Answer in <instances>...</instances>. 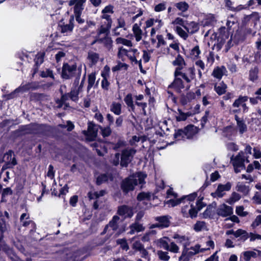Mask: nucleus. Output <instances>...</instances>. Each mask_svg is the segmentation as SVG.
<instances>
[{"instance_id":"nucleus-32","label":"nucleus","mask_w":261,"mask_h":261,"mask_svg":"<svg viewBox=\"0 0 261 261\" xmlns=\"http://www.w3.org/2000/svg\"><path fill=\"white\" fill-rule=\"evenodd\" d=\"M236 190L242 193L244 195H247L250 191L249 186H246L241 182H239L236 187Z\"/></svg>"},{"instance_id":"nucleus-12","label":"nucleus","mask_w":261,"mask_h":261,"mask_svg":"<svg viewBox=\"0 0 261 261\" xmlns=\"http://www.w3.org/2000/svg\"><path fill=\"white\" fill-rule=\"evenodd\" d=\"M257 256H261V251L254 250L243 252L241 253V258H242L244 261H249L252 257L255 258Z\"/></svg>"},{"instance_id":"nucleus-25","label":"nucleus","mask_w":261,"mask_h":261,"mask_svg":"<svg viewBox=\"0 0 261 261\" xmlns=\"http://www.w3.org/2000/svg\"><path fill=\"white\" fill-rule=\"evenodd\" d=\"M226 38H227L226 36L225 37L222 36H219L217 39V43H215L213 46V49L219 51L225 43Z\"/></svg>"},{"instance_id":"nucleus-56","label":"nucleus","mask_w":261,"mask_h":261,"mask_svg":"<svg viewBox=\"0 0 261 261\" xmlns=\"http://www.w3.org/2000/svg\"><path fill=\"white\" fill-rule=\"evenodd\" d=\"M95 81V76L94 74H91L88 76V90H89L94 85Z\"/></svg>"},{"instance_id":"nucleus-33","label":"nucleus","mask_w":261,"mask_h":261,"mask_svg":"<svg viewBox=\"0 0 261 261\" xmlns=\"http://www.w3.org/2000/svg\"><path fill=\"white\" fill-rule=\"evenodd\" d=\"M189 249L191 250V252H192L193 254L194 255L199 252H204L208 250V248H201L200 245L197 244L194 246L191 247Z\"/></svg>"},{"instance_id":"nucleus-54","label":"nucleus","mask_w":261,"mask_h":261,"mask_svg":"<svg viewBox=\"0 0 261 261\" xmlns=\"http://www.w3.org/2000/svg\"><path fill=\"white\" fill-rule=\"evenodd\" d=\"M44 54L40 53L36 55L34 59L35 65L37 66H40L43 62Z\"/></svg>"},{"instance_id":"nucleus-35","label":"nucleus","mask_w":261,"mask_h":261,"mask_svg":"<svg viewBox=\"0 0 261 261\" xmlns=\"http://www.w3.org/2000/svg\"><path fill=\"white\" fill-rule=\"evenodd\" d=\"M174 138L177 140H185L186 139V136L184 128L176 130L174 134Z\"/></svg>"},{"instance_id":"nucleus-10","label":"nucleus","mask_w":261,"mask_h":261,"mask_svg":"<svg viewBox=\"0 0 261 261\" xmlns=\"http://www.w3.org/2000/svg\"><path fill=\"white\" fill-rule=\"evenodd\" d=\"M204 197H199L195 203V204H191L190 208L188 210V212H198L203 208L206 206V203L203 201Z\"/></svg>"},{"instance_id":"nucleus-30","label":"nucleus","mask_w":261,"mask_h":261,"mask_svg":"<svg viewBox=\"0 0 261 261\" xmlns=\"http://www.w3.org/2000/svg\"><path fill=\"white\" fill-rule=\"evenodd\" d=\"M80 91L76 89V87L72 88L71 91L68 93L70 99L73 101L77 102L79 100V95Z\"/></svg>"},{"instance_id":"nucleus-21","label":"nucleus","mask_w":261,"mask_h":261,"mask_svg":"<svg viewBox=\"0 0 261 261\" xmlns=\"http://www.w3.org/2000/svg\"><path fill=\"white\" fill-rule=\"evenodd\" d=\"M173 238L176 240L177 243L182 244L184 248L187 247L189 245V239L187 237L175 234Z\"/></svg>"},{"instance_id":"nucleus-50","label":"nucleus","mask_w":261,"mask_h":261,"mask_svg":"<svg viewBox=\"0 0 261 261\" xmlns=\"http://www.w3.org/2000/svg\"><path fill=\"white\" fill-rule=\"evenodd\" d=\"M205 228L206 226L204 222L198 221L195 224L194 229L196 231H200L205 229Z\"/></svg>"},{"instance_id":"nucleus-3","label":"nucleus","mask_w":261,"mask_h":261,"mask_svg":"<svg viewBox=\"0 0 261 261\" xmlns=\"http://www.w3.org/2000/svg\"><path fill=\"white\" fill-rule=\"evenodd\" d=\"M136 152V149L130 147H126L122 150L120 155V166L122 167H127L128 164L133 161Z\"/></svg>"},{"instance_id":"nucleus-18","label":"nucleus","mask_w":261,"mask_h":261,"mask_svg":"<svg viewBox=\"0 0 261 261\" xmlns=\"http://www.w3.org/2000/svg\"><path fill=\"white\" fill-rule=\"evenodd\" d=\"M185 29L190 34H193L196 33L199 29V25L197 23L192 21L190 23H187Z\"/></svg>"},{"instance_id":"nucleus-53","label":"nucleus","mask_w":261,"mask_h":261,"mask_svg":"<svg viewBox=\"0 0 261 261\" xmlns=\"http://www.w3.org/2000/svg\"><path fill=\"white\" fill-rule=\"evenodd\" d=\"M116 42L117 44H122L127 46H130L132 45L130 40L122 38H117Z\"/></svg>"},{"instance_id":"nucleus-63","label":"nucleus","mask_w":261,"mask_h":261,"mask_svg":"<svg viewBox=\"0 0 261 261\" xmlns=\"http://www.w3.org/2000/svg\"><path fill=\"white\" fill-rule=\"evenodd\" d=\"M187 23V22H185V21L182 18H181L180 17L176 18L172 22V24L180 25L182 26V27H184V29H185V26H186Z\"/></svg>"},{"instance_id":"nucleus-55","label":"nucleus","mask_w":261,"mask_h":261,"mask_svg":"<svg viewBox=\"0 0 261 261\" xmlns=\"http://www.w3.org/2000/svg\"><path fill=\"white\" fill-rule=\"evenodd\" d=\"M117 243L119 244L121 248L123 250H127L129 249V247L126 242V240L124 239L117 240Z\"/></svg>"},{"instance_id":"nucleus-2","label":"nucleus","mask_w":261,"mask_h":261,"mask_svg":"<svg viewBox=\"0 0 261 261\" xmlns=\"http://www.w3.org/2000/svg\"><path fill=\"white\" fill-rule=\"evenodd\" d=\"M81 68H77L75 64H63L62 70V77L65 80L70 79L75 77L74 85H79L80 79L81 76Z\"/></svg>"},{"instance_id":"nucleus-23","label":"nucleus","mask_w":261,"mask_h":261,"mask_svg":"<svg viewBox=\"0 0 261 261\" xmlns=\"http://www.w3.org/2000/svg\"><path fill=\"white\" fill-rule=\"evenodd\" d=\"M69 99L70 96L68 93L63 94L61 99L57 100V103L58 104L57 107L61 108L63 105H65V107H69V104L66 102Z\"/></svg>"},{"instance_id":"nucleus-44","label":"nucleus","mask_w":261,"mask_h":261,"mask_svg":"<svg viewBox=\"0 0 261 261\" xmlns=\"http://www.w3.org/2000/svg\"><path fill=\"white\" fill-rule=\"evenodd\" d=\"M237 124L239 133L241 134H243L247 131V127L244 120H243L242 121H239Z\"/></svg>"},{"instance_id":"nucleus-15","label":"nucleus","mask_w":261,"mask_h":261,"mask_svg":"<svg viewBox=\"0 0 261 261\" xmlns=\"http://www.w3.org/2000/svg\"><path fill=\"white\" fill-rule=\"evenodd\" d=\"M97 134V126L92 123H89L86 135L87 136L89 139L93 140L96 137Z\"/></svg>"},{"instance_id":"nucleus-26","label":"nucleus","mask_w":261,"mask_h":261,"mask_svg":"<svg viewBox=\"0 0 261 261\" xmlns=\"http://www.w3.org/2000/svg\"><path fill=\"white\" fill-rule=\"evenodd\" d=\"M122 105L120 103L113 102L110 106V110L116 115L121 114Z\"/></svg>"},{"instance_id":"nucleus-39","label":"nucleus","mask_w":261,"mask_h":261,"mask_svg":"<svg viewBox=\"0 0 261 261\" xmlns=\"http://www.w3.org/2000/svg\"><path fill=\"white\" fill-rule=\"evenodd\" d=\"M241 198V196L239 194L236 192H233L231 195V196L229 198V199L227 200V202H228L230 204H232L236 202V201L240 200Z\"/></svg>"},{"instance_id":"nucleus-11","label":"nucleus","mask_w":261,"mask_h":261,"mask_svg":"<svg viewBox=\"0 0 261 261\" xmlns=\"http://www.w3.org/2000/svg\"><path fill=\"white\" fill-rule=\"evenodd\" d=\"M59 27L61 33L65 35L71 33L74 27V16H70L68 24L60 25Z\"/></svg>"},{"instance_id":"nucleus-5","label":"nucleus","mask_w":261,"mask_h":261,"mask_svg":"<svg viewBox=\"0 0 261 261\" xmlns=\"http://www.w3.org/2000/svg\"><path fill=\"white\" fill-rule=\"evenodd\" d=\"M245 158L243 152H240L234 158L231 157V161L234 167L236 173H239L241 170L245 169Z\"/></svg>"},{"instance_id":"nucleus-34","label":"nucleus","mask_w":261,"mask_h":261,"mask_svg":"<svg viewBox=\"0 0 261 261\" xmlns=\"http://www.w3.org/2000/svg\"><path fill=\"white\" fill-rule=\"evenodd\" d=\"M124 101L127 106L128 107L130 108L132 111L135 110V106L133 103L132 95L129 93L124 98Z\"/></svg>"},{"instance_id":"nucleus-60","label":"nucleus","mask_w":261,"mask_h":261,"mask_svg":"<svg viewBox=\"0 0 261 261\" xmlns=\"http://www.w3.org/2000/svg\"><path fill=\"white\" fill-rule=\"evenodd\" d=\"M129 50L122 47H120L119 49V51L118 53V56L119 58L123 60V57L124 56H127V53Z\"/></svg>"},{"instance_id":"nucleus-6","label":"nucleus","mask_w":261,"mask_h":261,"mask_svg":"<svg viewBox=\"0 0 261 261\" xmlns=\"http://www.w3.org/2000/svg\"><path fill=\"white\" fill-rule=\"evenodd\" d=\"M231 184L230 182H227L225 185L219 184L215 192L211 193V196L214 198H221L225 194L226 191L230 190Z\"/></svg>"},{"instance_id":"nucleus-37","label":"nucleus","mask_w":261,"mask_h":261,"mask_svg":"<svg viewBox=\"0 0 261 261\" xmlns=\"http://www.w3.org/2000/svg\"><path fill=\"white\" fill-rule=\"evenodd\" d=\"M175 7L180 11L184 12L188 10L189 6L185 2H181L175 4Z\"/></svg>"},{"instance_id":"nucleus-49","label":"nucleus","mask_w":261,"mask_h":261,"mask_svg":"<svg viewBox=\"0 0 261 261\" xmlns=\"http://www.w3.org/2000/svg\"><path fill=\"white\" fill-rule=\"evenodd\" d=\"M132 241L134 242L132 245V247L134 249L139 251L143 247V246L141 242L138 240H136L135 238H133L132 239Z\"/></svg>"},{"instance_id":"nucleus-9","label":"nucleus","mask_w":261,"mask_h":261,"mask_svg":"<svg viewBox=\"0 0 261 261\" xmlns=\"http://www.w3.org/2000/svg\"><path fill=\"white\" fill-rule=\"evenodd\" d=\"M86 0H70L68 5L70 6L74 5V14H82L84 10V4Z\"/></svg>"},{"instance_id":"nucleus-59","label":"nucleus","mask_w":261,"mask_h":261,"mask_svg":"<svg viewBox=\"0 0 261 261\" xmlns=\"http://www.w3.org/2000/svg\"><path fill=\"white\" fill-rule=\"evenodd\" d=\"M236 20L233 17V15H231L228 17V19L226 22V25L229 30H230L232 25L235 23Z\"/></svg>"},{"instance_id":"nucleus-29","label":"nucleus","mask_w":261,"mask_h":261,"mask_svg":"<svg viewBox=\"0 0 261 261\" xmlns=\"http://www.w3.org/2000/svg\"><path fill=\"white\" fill-rule=\"evenodd\" d=\"M234 236L236 238L240 237V239L243 241L246 240L249 237L248 233L247 231L241 229L236 230L235 232H234Z\"/></svg>"},{"instance_id":"nucleus-20","label":"nucleus","mask_w":261,"mask_h":261,"mask_svg":"<svg viewBox=\"0 0 261 261\" xmlns=\"http://www.w3.org/2000/svg\"><path fill=\"white\" fill-rule=\"evenodd\" d=\"M193 255L191 250H190L187 247H185L178 260L179 261H189Z\"/></svg>"},{"instance_id":"nucleus-42","label":"nucleus","mask_w":261,"mask_h":261,"mask_svg":"<svg viewBox=\"0 0 261 261\" xmlns=\"http://www.w3.org/2000/svg\"><path fill=\"white\" fill-rule=\"evenodd\" d=\"M226 85L224 84H220L215 86V90L219 95L224 94L226 91Z\"/></svg>"},{"instance_id":"nucleus-62","label":"nucleus","mask_w":261,"mask_h":261,"mask_svg":"<svg viewBox=\"0 0 261 261\" xmlns=\"http://www.w3.org/2000/svg\"><path fill=\"white\" fill-rule=\"evenodd\" d=\"M212 102V98L211 96L206 95L202 98V104L204 106H206L208 105H211Z\"/></svg>"},{"instance_id":"nucleus-19","label":"nucleus","mask_w":261,"mask_h":261,"mask_svg":"<svg viewBox=\"0 0 261 261\" xmlns=\"http://www.w3.org/2000/svg\"><path fill=\"white\" fill-rule=\"evenodd\" d=\"M87 59L89 61L90 67H92L98 62L99 56V54L93 51L88 53Z\"/></svg>"},{"instance_id":"nucleus-13","label":"nucleus","mask_w":261,"mask_h":261,"mask_svg":"<svg viewBox=\"0 0 261 261\" xmlns=\"http://www.w3.org/2000/svg\"><path fill=\"white\" fill-rule=\"evenodd\" d=\"M197 195H198L197 192H194L189 194V195L183 197L181 199H180L170 200L169 202L172 206H174L179 204L182 200L185 199H187L190 202L192 201L197 197Z\"/></svg>"},{"instance_id":"nucleus-24","label":"nucleus","mask_w":261,"mask_h":261,"mask_svg":"<svg viewBox=\"0 0 261 261\" xmlns=\"http://www.w3.org/2000/svg\"><path fill=\"white\" fill-rule=\"evenodd\" d=\"M239 222V220L238 217L235 215H233L225 219L224 225L225 227L229 228L233 226V222L238 223Z\"/></svg>"},{"instance_id":"nucleus-58","label":"nucleus","mask_w":261,"mask_h":261,"mask_svg":"<svg viewBox=\"0 0 261 261\" xmlns=\"http://www.w3.org/2000/svg\"><path fill=\"white\" fill-rule=\"evenodd\" d=\"M102 76L103 79L101 81V87L105 90H108L110 86V83L107 79L106 76H104L103 74H102Z\"/></svg>"},{"instance_id":"nucleus-41","label":"nucleus","mask_w":261,"mask_h":261,"mask_svg":"<svg viewBox=\"0 0 261 261\" xmlns=\"http://www.w3.org/2000/svg\"><path fill=\"white\" fill-rule=\"evenodd\" d=\"M131 230L129 232L130 234H134L135 232H140L144 230L143 226L138 223H135L133 224L131 227Z\"/></svg>"},{"instance_id":"nucleus-61","label":"nucleus","mask_w":261,"mask_h":261,"mask_svg":"<svg viewBox=\"0 0 261 261\" xmlns=\"http://www.w3.org/2000/svg\"><path fill=\"white\" fill-rule=\"evenodd\" d=\"M119 219L118 216H115L113 217V219L111 222H110L109 225L105 228V230L107 228H111L112 230H114L116 228L115 222Z\"/></svg>"},{"instance_id":"nucleus-36","label":"nucleus","mask_w":261,"mask_h":261,"mask_svg":"<svg viewBox=\"0 0 261 261\" xmlns=\"http://www.w3.org/2000/svg\"><path fill=\"white\" fill-rule=\"evenodd\" d=\"M247 96H240L237 99H236L233 103L232 104V106L233 107L239 108L240 106H242V105L245 102L248 100Z\"/></svg>"},{"instance_id":"nucleus-47","label":"nucleus","mask_w":261,"mask_h":261,"mask_svg":"<svg viewBox=\"0 0 261 261\" xmlns=\"http://www.w3.org/2000/svg\"><path fill=\"white\" fill-rule=\"evenodd\" d=\"M29 127L32 130L33 133L36 134L40 133L41 132L39 130V129H43L45 127V125L43 124H35L31 125Z\"/></svg>"},{"instance_id":"nucleus-45","label":"nucleus","mask_w":261,"mask_h":261,"mask_svg":"<svg viewBox=\"0 0 261 261\" xmlns=\"http://www.w3.org/2000/svg\"><path fill=\"white\" fill-rule=\"evenodd\" d=\"M167 250L174 253H177L179 251V248L174 242H172L169 244V246L167 249Z\"/></svg>"},{"instance_id":"nucleus-27","label":"nucleus","mask_w":261,"mask_h":261,"mask_svg":"<svg viewBox=\"0 0 261 261\" xmlns=\"http://www.w3.org/2000/svg\"><path fill=\"white\" fill-rule=\"evenodd\" d=\"M133 31L135 35L136 40L138 42L142 39V31L138 25L135 23L133 27Z\"/></svg>"},{"instance_id":"nucleus-16","label":"nucleus","mask_w":261,"mask_h":261,"mask_svg":"<svg viewBox=\"0 0 261 261\" xmlns=\"http://www.w3.org/2000/svg\"><path fill=\"white\" fill-rule=\"evenodd\" d=\"M172 64L174 66H178L176 68L175 71L177 70L178 72H181V70L182 69L184 66L186 65L184 58L180 55H177L175 60L173 61Z\"/></svg>"},{"instance_id":"nucleus-52","label":"nucleus","mask_w":261,"mask_h":261,"mask_svg":"<svg viewBox=\"0 0 261 261\" xmlns=\"http://www.w3.org/2000/svg\"><path fill=\"white\" fill-rule=\"evenodd\" d=\"M167 238H163L158 241V244L161 248L167 250L169 246V244L167 241Z\"/></svg>"},{"instance_id":"nucleus-17","label":"nucleus","mask_w":261,"mask_h":261,"mask_svg":"<svg viewBox=\"0 0 261 261\" xmlns=\"http://www.w3.org/2000/svg\"><path fill=\"white\" fill-rule=\"evenodd\" d=\"M96 42L103 44L104 46L109 49L112 47V40L111 38L107 35L103 38L99 37L94 42H93L92 44H94Z\"/></svg>"},{"instance_id":"nucleus-28","label":"nucleus","mask_w":261,"mask_h":261,"mask_svg":"<svg viewBox=\"0 0 261 261\" xmlns=\"http://www.w3.org/2000/svg\"><path fill=\"white\" fill-rule=\"evenodd\" d=\"M226 71V69L225 67L222 66L221 67H217L214 69L213 75L214 77L220 79L225 72Z\"/></svg>"},{"instance_id":"nucleus-8","label":"nucleus","mask_w":261,"mask_h":261,"mask_svg":"<svg viewBox=\"0 0 261 261\" xmlns=\"http://www.w3.org/2000/svg\"><path fill=\"white\" fill-rule=\"evenodd\" d=\"M174 74L175 77L174 80L170 85H169L168 88H172L176 92L179 93L181 92V89L185 88V86L182 80L178 77L180 75H175V73Z\"/></svg>"},{"instance_id":"nucleus-7","label":"nucleus","mask_w":261,"mask_h":261,"mask_svg":"<svg viewBox=\"0 0 261 261\" xmlns=\"http://www.w3.org/2000/svg\"><path fill=\"white\" fill-rule=\"evenodd\" d=\"M175 75H180L187 83H190L195 77V68L191 67L188 68L186 72L175 71Z\"/></svg>"},{"instance_id":"nucleus-57","label":"nucleus","mask_w":261,"mask_h":261,"mask_svg":"<svg viewBox=\"0 0 261 261\" xmlns=\"http://www.w3.org/2000/svg\"><path fill=\"white\" fill-rule=\"evenodd\" d=\"M100 128L101 131V134L103 137L109 136L112 133V130L110 128V126L108 125L106 127H101Z\"/></svg>"},{"instance_id":"nucleus-64","label":"nucleus","mask_w":261,"mask_h":261,"mask_svg":"<svg viewBox=\"0 0 261 261\" xmlns=\"http://www.w3.org/2000/svg\"><path fill=\"white\" fill-rule=\"evenodd\" d=\"M82 14H74V17L76 21L78 23L79 25H83L85 23V20L81 17Z\"/></svg>"},{"instance_id":"nucleus-38","label":"nucleus","mask_w":261,"mask_h":261,"mask_svg":"<svg viewBox=\"0 0 261 261\" xmlns=\"http://www.w3.org/2000/svg\"><path fill=\"white\" fill-rule=\"evenodd\" d=\"M110 176L107 174H102L97 176L96 178V184L100 185L101 184L107 181Z\"/></svg>"},{"instance_id":"nucleus-22","label":"nucleus","mask_w":261,"mask_h":261,"mask_svg":"<svg viewBox=\"0 0 261 261\" xmlns=\"http://www.w3.org/2000/svg\"><path fill=\"white\" fill-rule=\"evenodd\" d=\"M255 188L257 190L253 196L252 200L253 202L257 204H261V185H256Z\"/></svg>"},{"instance_id":"nucleus-48","label":"nucleus","mask_w":261,"mask_h":261,"mask_svg":"<svg viewBox=\"0 0 261 261\" xmlns=\"http://www.w3.org/2000/svg\"><path fill=\"white\" fill-rule=\"evenodd\" d=\"M175 31L178 35L182 38L184 40H186L188 37V33L184 31L181 27H176Z\"/></svg>"},{"instance_id":"nucleus-14","label":"nucleus","mask_w":261,"mask_h":261,"mask_svg":"<svg viewBox=\"0 0 261 261\" xmlns=\"http://www.w3.org/2000/svg\"><path fill=\"white\" fill-rule=\"evenodd\" d=\"M156 221L158 223L156 224H153L150 226L151 228H154L156 227H167L169 225V218L167 216H164L156 218Z\"/></svg>"},{"instance_id":"nucleus-4","label":"nucleus","mask_w":261,"mask_h":261,"mask_svg":"<svg viewBox=\"0 0 261 261\" xmlns=\"http://www.w3.org/2000/svg\"><path fill=\"white\" fill-rule=\"evenodd\" d=\"M13 154V151L11 150H9L5 154L4 160L5 164L2 168L1 172V175L4 173L6 169L8 168H12L14 166L17 165V163L16 159L12 156Z\"/></svg>"},{"instance_id":"nucleus-1","label":"nucleus","mask_w":261,"mask_h":261,"mask_svg":"<svg viewBox=\"0 0 261 261\" xmlns=\"http://www.w3.org/2000/svg\"><path fill=\"white\" fill-rule=\"evenodd\" d=\"M146 175L142 172H138L134 175L125 178L122 181L121 188L126 193L134 189L135 186L145 183L144 180Z\"/></svg>"},{"instance_id":"nucleus-40","label":"nucleus","mask_w":261,"mask_h":261,"mask_svg":"<svg viewBox=\"0 0 261 261\" xmlns=\"http://www.w3.org/2000/svg\"><path fill=\"white\" fill-rule=\"evenodd\" d=\"M151 198V194L150 193L141 192L137 196V199L140 201L149 200Z\"/></svg>"},{"instance_id":"nucleus-51","label":"nucleus","mask_w":261,"mask_h":261,"mask_svg":"<svg viewBox=\"0 0 261 261\" xmlns=\"http://www.w3.org/2000/svg\"><path fill=\"white\" fill-rule=\"evenodd\" d=\"M179 115L176 116V120L178 121H185L187 119V117L190 116L189 113H185L182 112L180 109H178Z\"/></svg>"},{"instance_id":"nucleus-46","label":"nucleus","mask_w":261,"mask_h":261,"mask_svg":"<svg viewBox=\"0 0 261 261\" xmlns=\"http://www.w3.org/2000/svg\"><path fill=\"white\" fill-rule=\"evenodd\" d=\"M258 70L257 67H254L253 69H251L250 70L249 73V79L251 81L254 82L257 79V74H258Z\"/></svg>"},{"instance_id":"nucleus-43","label":"nucleus","mask_w":261,"mask_h":261,"mask_svg":"<svg viewBox=\"0 0 261 261\" xmlns=\"http://www.w3.org/2000/svg\"><path fill=\"white\" fill-rule=\"evenodd\" d=\"M157 254L160 259L163 261H168L170 257L168 255V252H165L163 251H158L157 252Z\"/></svg>"},{"instance_id":"nucleus-31","label":"nucleus","mask_w":261,"mask_h":261,"mask_svg":"<svg viewBox=\"0 0 261 261\" xmlns=\"http://www.w3.org/2000/svg\"><path fill=\"white\" fill-rule=\"evenodd\" d=\"M186 139H191L195 135L193 125H189L184 128Z\"/></svg>"}]
</instances>
